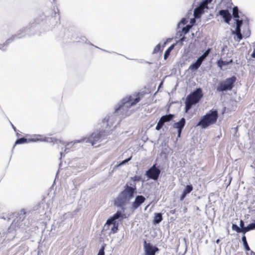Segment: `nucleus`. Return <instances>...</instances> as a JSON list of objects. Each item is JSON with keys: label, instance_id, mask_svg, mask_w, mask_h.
I'll list each match as a JSON object with an SVG mask.
<instances>
[{"label": "nucleus", "instance_id": "1", "mask_svg": "<svg viewBox=\"0 0 255 255\" xmlns=\"http://www.w3.org/2000/svg\"><path fill=\"white\" fill-rule=\"evenodd\" d=\"M142 96L141 93H138L135 95H129L122 99L115 106L114 112L102 120L100 130L104 134L108 133L112 130V128L116 121L119 124L122 119L130 115L129 109L138 103Z\"/></svg>", "mask_w": 255, "mask_h": 255}, {"label": "nucleus", "instance_id": "2", "mask_svg": "<svg viewBox=\"0 0 255 255\" xmlns=\"http://www.w3.org/2000/svg\"><path fill=\"white\" fill-rule=\"evenodd\" d=\"M124 190L121 191L114 200V206L117 207H124L134 197L136 193V187L135 183H127L124 186Z\"/></svg>", "mask_w": 255, "mask_h": 255}, {"label": "nucleus", "instance_id": "3", "mask_svg": "<svg viewBox=\"0 0 255 255\" xmlns=\"http://www.w3.org/2000/svg\"><path fill=\"white\" fill-rule=\"evenodd\" d=\"M203 97V91L201 88H196L187 95L185 102V113H187L194 105L199 102Z\"/></svg>", "mask_w": 255, "mask_h": 255}, {"label": "nucleus", "instance_id": "4", "mask_svg": "<svg viewBox=\"0 0 255 255\" xmlns=\"http://www.w3.org/2000/svg\"><path fill=\"white\" fill-rule=\"evenodd\" d=\"M218 118V111L216 109H212L202 117L197 126H201L202 128H206L208 126L215 124Z\"/></svg>", "mask_w": 255, "mask_h": 255}, {"label": "nucleus", "instance_id": "5", "mask_svg": "<svg viewBox=\"0 0 255 255\" xmlns=\"http://www.w3.org/2000/svg\"><path fill=\"white\" fill-rule=\"evenodd\" d=\"M233 16L236 22V28L235 30L231 29V34L241 33V27L243 24L244 21L248 23V21H246L247 18L245 15H242V12L239 11L237 6H235L233 8Z\"/></svg>", "mask_w": 255, "mask_h": 255}, {"label": "nucleus", "instance_id": "6", "mask_svg": "<svg viewBox=\"0 0 255 255\" xmlns=\"http://www.w3.org/2000/svg\"><path fill=\"white\" fill-rule=\"evenodd\" d=\"M39 23L38 19L34 20V21L33 22H30L28 26L22 28L18 31L16 34L12 35L9 38H8L7 42L10 40L13 42L16 39L24 38L26 35H31L34 34V32H30V30L31 29L37 26V25Z\"/></svg>", "mask_w": 255, "mask_h": 255}, {"label": "nucleus", "instance_id": "7", "mask_svg": "<svg viewBox=\"0 0 255 255\" xmlns=\"http://www.w3.org/2000/svg\"><path fill=\"white\" fill-rule=\"evenodd\" d=\"M58 38H62L65 40H71L73 42H80L79 35L73 27H61L60 31L57 34Z\"/></svg>", "mask_w": 255, "mask_h": 255}, {"label": "nucleus", "instance_id": "8", "mask_svg": "<svg viewBox=\"0 0 255 255\" xmlns=\"http://www.w3.org/2000/svg\"><path fill=\"white\" fill-rule=\"evenodd\" d=\"M237 80V77L234 75L220 81L216 87V91L222 93L231 91L234 87Z\"/></svg>", "mask_w": 255, "mask_h": 255}, {"label": "nucleus", "instance_id": "9", "mask_svg": "<svg viewBox=\"0 0 255 255\" xmlns=\"http://www.w3.org/2000/svg\"><path fill=\"white\" fill-rule=\"evenodd\" d=\"M106 134L102 132L101 130L99 131L93 132L89 137L82 138L80 139L75 140V143H80L85 142L86 143H90L92 145H94L96 142L99 141L103 136H105Z\"/></svg>", "mask_w": 255, "mask_h": 255}, {"label": "nucleus", "instance_id": "10", "mask_svg": "<svg viewBox=\"0 0 255 255\" xmlns=\"http://www.w3.org/2000/svg\"><path fill=\"white\" fill-rule=\"evenodd\" d=\"M26 212L24 209H22L19 212L16 213V218L13 220L12 224L15 227L23 228L28 226V223L25 221Z\"/></svg>", "mask_w": 255, "mask_h": 255}, {"label": "nucleus", "instance_id": "11", "mask_svg": "<svg viewBox=\"0 0 255 255\" xmlns=\"http://www.w3.org/2000/svg\"><path fill=\"white\" fill-rule=\"evenodd\" d=\"M161 174V169L154 163L145 172V176L148 178L154 181H157Z\"/></svg>", "mask_w": 255, "mask_h": 255}, {"label": "nucleus", "instance_id": "12", "mask_svg": "<svg viewBox=\"0 0 255 255\" xmlns=\"http://www.w3.org/2000/svg\"><path fill=\"white\" fill-rule=\"evenodd\" d=\"M38 141H43L49 143H52L53 144H55V143H58L61 142V140L58 139L56 138H54L52 137H45L43 136L40 134H35L33 136V137L28 138V142H38Z\"/></svg>", "mask_w": 255, "mask_h": 255}, {"label": "nucleus", "instance_id": "13", "mask_svg": "<svg viewBox=\"0 0 255 255\" xmlns=\"http://www.w3.org/2000/svg\"><path fill=\"white\" fill-rule=\"evenodd\" d=\"M212 0H203L199 5L196 7L193 12L194 17L199 18L204 13L205 9H208V5L211 2Z\"/></svg>", "mask_w": 255, "mask_h": 255}, {"label": "nucleus", "instance_id": "14", "mask_svg": "<svg viewBox=\"0 0 255 255\" xmlns=\"http://www.w3.org/2000/svg\"><path fill=\"white\" fill-rule=\"evenodd\" d=\"M121 210H118L113 216L111 217L107 220L109 222L115 223L122 221L123 219L127 218L126 214L125 213L126 208L125 206L124 207H119Z\"/></svg>", "mask_w": 255, "mask_h": 255}, {"label": "nucleus", "instance_id": "15", "mask_svg": "<svg viewBox=\"0 0 255 255\" xmlns=\"http://www.w3.org/2000/svg\"><path fill=\"white\" fill-rule=\"evenodd\" d=\"M143 249L145 255H155L159 252V249L153 246L150 243H147L146 241L143 242Z\"/></svg>", "mask_w": 255, "mask_h": 255}, {"label": "nucleus", "instance_id": "16", "mask_svg": "<svg viewBox=\"0 0 255 255\" xmlns=\"http://www.w3.org/2000/svg\"><path fill=\"white\" fill-rule=\"evenodd\" d=\"M145 198L142 195L136 196L134 201L131 204V210L134 211L136 210L145 202Z\"/></svg>", "mask_w": 255, "mask_h": 255}, {"label": "nucleus", "instance_id": "17", "mask_svg": "<svg viewBox=\"0 0 255 255\" xmlns=\"http://www.w3.org/2000/svg\"><path fill=\"white\" fill-rule=\"evenodd\" d=\"M219 14L224 18L225 22L229 23L232 17L231 14L227 9H221L219 10Z\"/></svg>", "mask_w": 255, "mask_h": 255}, {"label": "nucleus", "instance_id": "18", "mask_svg": "<svg viewBox=\"0 0 255 255\" xmlns=\"http://www.w3.org/2000/svg\"><path fill=\"white\" fill-rule=\"evenodd\" d=\"M193 189L192 184L187 185L184 189L182 194L180 196V201H183L188 194H189Z\"/></svg>", "mask_w": 255, "mask_h": 255}, {"label": "nucleus", "instance_id": "19", "mask_svg": "<svg viewBox=\"0 0 255 255\" xmlns=\"http://www.w3.org/2000/svg\"><path fill=\"white\" fill-rule=\"evenodd\" d=\"M111 225H113V227L111 228V232L113 234L116 233L118 230L119 222L111 223L109 222L108 220H107L104 225V229L105 230H108L109 226Z\"/></svg>", "mask_w": 255, "mask_h": 255}, {"label": "nucleus", "instance_id": "20", "mask_svg": "<svg viewBox=\"0 0 255 255\" xmlns=\"http://www.w3.org/2000/svg\"><path fill=\"white\" fill-rule=\"evenodd\" d=\"M202 63L203 62L198 58L196 61L190 65L188 69L192 72H195L201 66Z\"/></svg>", "mask_w": 255, "mask_h": 255}, {"label": "nucleus", "instance_id": "21", "mask_svg": "<svg viewBox=\"0 0 255 255\" xmlns=\"http://www.w3.org/2000/svg\"><path fill=\"white\" fill-rule=\"evenodd\" d=\"M186 124V120L184 118H181L178 122L175 123L173 127L177 129V130H182Z\"/></svg>", "mask_w": 255, "mask_h": 255}, {"label": "nucleus", "instance_id": "22", "mask_svg": "<svg viewBox=\"0 0 255 255\" xmlns=\"http://www.w3.org/2000/svg\"><path fill=\"white\" fill-rule=\"evenodd\" d=\"M57 12H56L55 10H54V15L53 16H52L49 19V22H50L51 24H56L58 22L60 23V14L59 12L58 9L57 8Z\"/></svg>", "mask_w": 255, "mask_h": 255}, {"label": "nucleus", "instance_id": "23", "mask_svg": "<svg viewBox=\"0 0 255 255\" xmlns=\"http://www.w3.org/2000/svg\"><path fill=\"white\" fill-rule=\"evenodd\" d=\"M61 142L58 143H56V144H62L63 145H65V149H64V152H63V151H61L60 152V159H61L62 156H64L66 153H68L70 149H69L68 146L70 145V144H71V143H72L75 140H74V141H71L70 142H68L67 143H65L64 141H63L62 140H61ZM74 143H75L74 142Z\"/></svg>", "mask_w": 255, "mask_h": 255}, {"label": "nucleus", "instance_id": "24", "mask_svg": "<svg viewBox=\"0 0 255 255\" xmlns=\"http://www.w3.org/2000/svg\"><path fill=\"white\" fill-rule=\"evenodd\" d=\"M152 223L156 225L159 224L163 220L162 214L161 213H155Z\"/></svg>", "mask_w": 255, "mask_h": 255}, {"label": "nucleus", "instance_id": "25", "mask_svg": "<svg viewBox=\"0 0 255 255\" xmlns=\"http://www.w3.org/2000/svg\"><path fill=\"white\" fill-rule=\"evenodd\" d=\"M233 62V60L232 59H230L229 61H224L220 58L217 61V64L219 68L222 69V67L224 66L228 65L229 64H232Z\"/></svg>", "mask_w": 255, "mask_h": 255}, {"label": "nucleus", "instance_id": "26", "mask_svg": "<svg viewBox=\"0 0 255 255\" xmlns=\"http://www.w3.org/2000/svg\"><path fill=\"white\" fill-rule=\"evenodd\" d=\"M174 117L173 114H169L162 116L160 119L165 124V123L169 122L172 120Z\"/></svg>", "mask_w": 255, "mask_h": 255}, {"label": "nucleus", "instance_id": "27", "mask_svg": "<svg viewBox=\"0 0 255 255\" xmlns=\"http://www.w3.org/2000/svg\"><path fill=\"white\" fill-rule=\"evenodd\" d=\"M211 51V48H208L202 55L198 57V58L203 62L206 58L208 56Z\"/></svg>", "mask_w": 255, "mask_h": 255}, {"label": "nucleus", "instance_id": "28", "mask_svg": "<svg viewBox=\"0 0 255 255\" xmlns=\"http://www.w3.org/2000/svg\"><path fill=\"white\" fill-rule=\"evenodd\" d=\"M28 142H29L28 138H26L24 137L19 138L17 139L15 141V144H14L13 148H14L15 147V145H16V144H23V143H28Z\"/></svg>", "mask_w": 255, "mask_h": 255}, {"label": "nucleus", "instance_id": "29", "mask_svg": "<svg viewBox=\"0 0 255 255\" xmlns=\"http://www.w3.org/2000/svg\"><path fill=\"white\" fill-rule=\"evenodd\" d=\"M175 46V44H173L170 45L165 51L164 54V59H166L169 56L171 51L173 50Z\"/></svg>", "mask_w": 255, "mask_h": 255}, {"label": "nucleus", "instance_id": "30", "mask_svg": "<svg viewBox=\"0 0 255 255\" xmlns=\"http://www.w3.org/2000/svg\"><path fill=\"white\" fill-rule=\"evenodd\" d=\"M8 41V38L5 41V42L3 44L0 45V49L3 51H5L7 49V47L8 46V45L11 43L12 41H9L8 42L7 41Z\"/></svg>", "mask_w": 255, "mask_h": 255}, {"label": "nucleus", "instance_id": "31", "mask_svg": "<svg viewBox=\"0 0 255 255\" xmlns=\"http://www.w3.org/2000/svg\"><path fill=\"white\" fill-rule=\"evenodd\" d=\"M79 39L80 40L79 42L85 43L92 46H94L92 43H91L90 41H88L87 39L85 36H79Z\"/></svg>", "mask_w": 255, "mask_h": 255}, {"label": "nucleus", "instance_id": "32", "mask_svg": "<svg viewBox=\"0 0 255 255\" xmlns=\"http://www.w3.org/2000/svg\"><path fill=\"white\" fill-rule=\"evenodd\" d=\"M191 26L189 25H186L185 26H184L182 28V29L181 30V32H182L184 34H186L189 32Z\"/></svg>", "mask_w": 255, "mask_h": 255}, {"label": "nucleus", "instance_id": "33", "mask_svg": "<svg viewBox=\"0 0 255 255\" xmlns=\"http://www.w3.org/2000/svg\"><path fill=\"white\" fill-rule=\"evenodd\" d=\"M234 35H235L236 36L234 37V39L235 41L239 42L243 38L244 36L242 34V33H237V34H234Z\"/></svg>", "mask_w": 255, "mask_h": 255}, {"label": "nucleus", "instance_id": "34", "mask_svg": "<svg viewBox=\"0 0 255 255\" xmlns=\"http://www.w3.org/2000/svg\"><path fill=\"white\" fill-rule=\"evenodd\" d=\"M164 123L162 122V121L160 119L158 121L156 126L155 127V129L157 130H159L163 126Z\"/></svg>", "mask_w": 255, "mask_h": 255}, {"label": "nucleus", "instance_id": "35", "mask_svg": "<svg viewBox=\"0 0 255 255\" xmlns=\"http://www.w3.org/2000/svg\"><path fill=\"white\" fill-rule=\"evenodd\" d=\"M188 22V20L185 17H183L182 18L180 21L178 23L177 25V28H180V24H183V25H185Z\"/></svg>", "mask_w": 255, "mask_h": 255}, {"label": "nucleus", "instance_id": "36", "mask_svg": "<svg viewBox=\"0 0 255 255\" xmlns=\"http://www.w3.org/2000/svg\"><path fill=\"white\" fill-rule=\"evenodd\" d=\"M249 231H250V230H249L248 226H246L245 227L240 228L239 233H242L244 234V235H245V234L246 233H247Z\"/></svg>", "mask_w": 255, "mask_h": 255}, {"label": "nucleus", "instance_id": "37", "mask_svg": "<svg viewBox=\"0 0 255 255\" xmlns=\"http://www.w3.org/2000/svg\"><path fill=\"white\" fill-rule=\"evenodd\" d=\"M131 158H132V156H131L130 157L125 159V160H123L121 162H120V163H119L118 165H117L116 167L121 166L122 165H124V164L128 163V161H129L131 159Z\"/></svg>", "mask_w": 255, "mask_h": 255}, {"label": "nucleus", "instance_id": "38", "mask_svg": "<svg viewBox=\"0 0 255 255\" xmlns=\"http://www.w3.org/2000/svg\"><path fill=\"white\" fill-rule=\"evenodd\" d=\"M161 49V45L160 43L158 44L154 48L153 51L152 52V54H156L158 53L159 51H160Z\"/></svg>", "mask_w": 255, "mask_h": 255}, {"label": "nucleus", "instance_id": "39", "mask_svg": "<svg viewBox=\"0 0 255 255\" xmlns=\"http://www.w3.org/2000/svg\"><path fill=\"white\" fill-rule=\"evenodd\" d=\"M232 229L233 231L239 233L240 228L237 224H233L232 225Z\"/></svg>", "mask_w": 255, "mask_h": 255}, {"label": "nucleus", "instance_id": "40", "mask_svg": "<svg viewBox=\"0 0 255 255\" xmlns=\"http://www.w3.org/2000/svg\"><path fill=\"white\" fill-rule=\"evenodd\" d=\"M247 31H244L243 33V36L245 38H248L251 35V31L248 26L247 27Z\"/></svg>", "mask_w": 255, "mask_h": 255}, {"label": "nucleus", "instance_id": "41", "mask_svg": "<svg viewBox=\"0 0 255 255\" xmlns=\"http://www.w3.org/2000/svg\"><path fill=\"white\" fill-rule=\"evenodd\" d=\"M250 231L255 230V221L247 225Z\"/></svg>", "mask_w": 255, "mask_h": 255}, {"label": "nucleus", "instance_id": "42", "mask_svg": "<svg viewBox=\"0 0 255 255\" xmlns=\"http://www.w3.org/2000/svg\"><path fill=\"white\" fill-rule=\"evenodd\" d=\"M105 246H102L99 250L97 255H105Z\"/></svg>", "mask_w": 255, "mask_h": 255}, {"label": "nucleus", "instance_id": "43", "mask_svg": "<svg viewBox=\"0 0 255 255\" xmlns=\"http://www.w3.org/2000/svg\"><path fill=\"white\" fill-rule=\"evenodd\" d=\"M141 179V177L139 176L135 175L134 176L131 177V180L133 181H139Z\"/></svg>", "mask_w": 255, "mask_h": 255}, {"label": "nucleus", "instance_id": "44", "mask_svg": "<svg viewBox=\"0 0 255 255\" xmlns=\"http://www.w3.org/2000/svg\"><path fill=\"white\" fill-rule=\"evenodd\" d=\"M131 60H135L136 62H137L138 63H148V64H151L152 63L151 62H148V61H144L142 59H132Z\"/></svg>", "mask_w": 255, "mask_h": 255}, {"label": "nucleus", "instance_id": "45", "mask_svg": "<svg viewBox=\"0 0 255 255\" xmlns=\"http://www.w3.org/2000/svg\"><path fill=\"white\" fill-rule=\"evenodd\" d=\"M12 218V215L10 214V215H6L5 216H3L1 217V219H3L4 220H7V221H9L11 219V218Z\"/></svg>", "mask_w": 255, "mask_h": 255}, {"label": "nucleus", "instance_id": "46", "mask_svg": "<svg viewBox=\"0 0 255 255\" xmlns=\"http://www.w3.org/2000/svg\"><path fill=\"white\" fill-rule=\"evenodd\" d=\"M186 37L184 35L182 36L178 41H177V43H181L182 44L183 42L186 40Z\"/></svg>", "mask_w": 255, "mask_h": 255}, {"label": "nucleus", "instance_id": "47", "mask_svg": "<svg viewBox=\"0 0 255 255\" xmlns=\"http://www.w3.org/2000/svg\"><path fill=\"white\" fill-rule=\"evenodd\" d=\"M243 246L244 247L245 250L246 251L248 252L250 251V248L248 244V242L244 243Z\"/></svg>", "mask_w": 255, "mask_h": 255}, {"label": "nucleus", "instance_id": "48", "mask_svg": "<svg viewBox=\"0 0 255 255\" xmlns=\"http://www.w3.org/2000/svg\"><path fill=\"white\" fill-rule=\"evenodd\" d=\"M182 34L183 33L181 32V30H179L177 32L176 34V38L182 36Z\"/></svg>", "mask_w": 255, "mask_h": 255}, {"label": "nucleus", "instance_id": "49", "mask_svg": "<svg viewBox=\"0 0 255 255\" xmlns=\"http://www.w3.org/2000/svg\"><path fill=\"white\" fill-rule=\"evenodd\" d=\"M244 222L243 220H241L240 221V228H243V227H245V226H244Z\"/></svg>", "mask_w": 255, "mask_h": 255}, {"label": "nucleus", "instance_id": "50", "mask_svg": "<svg viewBox=\"0 0 255 255\" xmlns=\"http://www.w3.org/2000/svg\"><path fill=\"white\" fill-rule=\"evenodd\" d=\"M242 241L243 242V244L247 242V238H246V237L245 235H243V236L242 237Z\"/></svg>", "mask_w": 255, "mask_h": 255}, {"label": "nucleus", "instance_id": "51", "mask_svg": "<svg viewBox=\"0 0 255 255\" xmlns=\"http://www.w3.org/2000/svg\"><path fill=\"white\" fill-rule=\"evenodd\" d=\"M249 252H250V253L247 252L246 253L247 255H255V253L254 252H253V251H251L250 250V251H249Z\"/></svg>", "mask_w": 255, "mask_h": 255}, {"label": "nucleus", "instance_id": "52", "mask_svg": "<svg viewBox=\"0 0 255 255\" xmlns=\"http://www.w3.org/2000/svg\"><path fill=\"white\" fill-rule=\"evenodd\" d=\"M182 130H177V138H180L181 137V134Z\"/></svg>", "mask_w": 255, "mask_h": 255}, {"label": "nucleus", "instance_id": "53", "mask_svg": "<svg viewBox=\"0 0 255 255\" xmlns=\"http://www.w3.org/2000/svg\"><path fill=\"white\" fill-rule=\"evenodd\" d=\"M251 56L253 58H255V48L253 49V52L251 54Z\"/></svg>", "mask_w": 255, "mask_h": 255}, {"label": "nucleus", "instance_id": "54", "mask_svg": "<svg viewBox=\"0 0 255 255\" xmlns=\"http://www.w3.org/2000/svg\"><path fill=\"white\" fill-rule=\"evenodd\" d=\"M170 40V38L167 39L166 40V41H165V42H164V43H163V47H164V46L166 45V44H167V42H168V40Z\"/></svg>", "mask_w": 255, "mask_h": 255}, {"label": "nucleus", "instance_id": "55", "mask_svg": "<svg viewBox=\"0 0 255 255\" xmlns=\"http://www.w3.org/2000/svg\"><path fill=\"white\" fill-rule=\"evenodd\" d=\"M10 125H11V126L12 128H13V129H14V130L15 131H16V128H15V127L13 125V124H12L11 123H10Z\"/></svg>", "mask_w": 255, "mask_h": 255}, {"label": "nucleus", "instance_id": "56", "mask_svg": "<svg viewBox=\"0 0 255 255\" xmlns=\"http://www.w3.org/2000/svg\"><path fill=\"white\" fill-rule=\"evenodd\" d=\"M169 212L171 214H174L175 213V209L171 210Z\"/></svg>", "mask_w": 255, "mask_h": 255}, {"label": "nucleus", "instance_id": "57", "mask_svg": "<svg viewBox=\"0 0 255 255\" xmlns=\"http://www.w3.org/2000/svg\"><path fill=\"white\" fill-rule=\"evenodd\" d=\"M195 22V20L194 19H191L190 23L193 24Z\"/></svg>", "mask_w": 255, "mask_h": 255}, {"label": "nucleus", "instance_id": "58", "mask_svg": "<svg viewBox=\"0 0 255 255\" xmlns=\"http://www.w3.org/2000/svg\"><path fill=\"white\" fill-rule=\"evenodd\" d=\"M95 46V47H96V48H99V47H97V46ZM99 49H100V48H99ZM100 49H101L102 50H103V51H105V52H109V51H107V50H106L103 49H101V48H100Z\"/></svg>", "mask_w": 255, "mask_h": 255}, {"label": "nucleus", "instance_id": "59", "mask_svg": "<svg viewBox=\"0 0 255 255\" xmlns=\"http://www.w3.org/2000/svg\"><path fill=\"white\" fill-rule=\"evenodd\" d=\"M74 144V142H73L72 143H71V144H70V145H69V146H68V147H69V149H70V148H71V146H72Z\"/></svg>", "mask_w": 255, "mask_h": 255}, {"label": "nucleus", "instance_id": "60", "mask_svg": "<svg viewBox=\"0 0 255 255\" xmlns=\"http://www.w3.org/2000/svg\"><path fill=\"white\" fill-rule=\"evenodd\" d=\"M220 241V239H217L216 241V243L219 244Z\"/></svg>", "mask_w": 255, "mask_h": 255}, {"label": "nucleus", "instance_id": "61", "mask_svg": "<svg viewBox=\"0 0 255 255\" xmlns=\"http://www.w3.org/2000/svg\"><path fill=\"white\" fill-rule=\"evenodd\" d=\"M253 47L254 48H255V42L253 43Z\"/></svg>", "mask_w": 255, "mask_h": 255}, {"label": "nucleus", "instance_id": "62", "mask_svg": "<svg viewBox=\"0 0 255 255\" xmlns=\"http://www.w3.org/2000/svg\"><path fill=\"white\" fill-rule=\"evenodd\" d=\"M52 29V28L51 27V28H48V29H47V30H51Z\"/></svg>", "mask_w": 255, "mask_h": 255}, {"label": "nucleus", "instance_id": "63", "mask_svg": "<svg viewBox=\"0 0 255 255\" xmlns=\"http://www.w3.org/2000/svg\"><path fill=\"white\" fill-rule=\"evenodd\" d=\"M147 207H148V206H146V207H145V209H144L145 210H146V209H147Z\"/></svg>", "mask_w": 255, "mask_h": 255}]
</instances>
